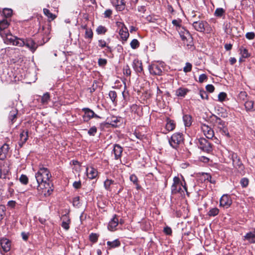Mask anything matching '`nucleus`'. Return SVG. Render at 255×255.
<instances>
[{"label": "nucleus", "instance_id": "f257e3e1", "mask_svg": "<svg viewBox=\"0 0 255 255\" xmlns=\"http://www.w3.org/2000/svg\"><path fill=\"white\" fill-rule=\"evenodd\" d=\"M35 178L37 182V187L38 190L44 188L49 194L52 193L53 191L51 187L52 183L50 181L51 174L47 168L40 167L39 170L35 174Z\"/></svg>", "mask_w": 255, "mask_h": 255}, {"label": "nucleus", "instance_id": "f03ea898", "mask_svg": "<svg viewBox=\"0 0 255 255\" xmlns=\"http://www.w3.org/2000/svg\"><path fill=\"white\" fill-rule=\"evenodd\" d=\"M229 157L232 160L234 167L237 170L241 175H243L245 173V166L236 153L231 152L230 153Z\"/></svg>", "mask_w": 255, "mask_h": 255}, {"label": "nucleus", "instance_id": "7ed1b4c3", "mask_svg": "<svg viewBox=\"0 0 255 255\" xmlns=\"http://www.w3.org/2000/svg\"><path fill=\"white\" fill-rule=\"evenodd\" d=\"M184 182V184L181 182L178 177H174L173 178V183L171 186V192L172 194H176L177 193H184V190L187 192V188L186 186V184Z\"/></svg>", "mask_w": 255, "mask_h": 255}, {"label": "nucleus", "instance_id": "20e7f679", "mask_svg": "<svg viewBox=\"0 0 255 255\" xmlns=\"http://www.w3.org/2000/svg\"><path fill=\"white\" fill-rule=\"evenodd\" d=\"M183 134L177 132L173 134L169 139V143L173 148L177 149L183 142Z\"/></svg>", "mask_w": 255, "mask_h": 255}, {"label": "nucleus", "instance_id": "39448f33", "mask_svg": "<svg viewBox=\"0 0 255 255\" xmlns=\"http://www.w3.org/2000/svg\"><path fill=\"white\" fill-rule=\"evenodd\" d=\"M192 26L196 30L200 32H204L206 30L209 31V24L205 21H194Z\"/></svg>", "mask_w": 255, "mask_h": 255}, {"label": "nucleus", "instance_id": "423d86ee", "mask_svg": "<svg viewBox=\"0 0 255 255\" xmlns=\"http://www.w3.org/2000/svg\"><path fill=\"white\" fill-rule=\"evenodd\" d=\"M198 146L201 150L207 153L212 150L211 143L204 138H200L199 139Z\"/></svg>", "mask_w": 255, "mask_h": 255}, {"label": "nucleus", "instance_id": "0eeeda50", "mask_svg": "<svg viewBox=\"0 0 255 255\" xmlns=\"http://www.w3.org/2000/svg\"><path fill=\"white\" fill-rule=\"evenodd\" d=\"M84 112L83 119L85 122H88L92 118H101L100 116L96 114L94 111L88 108H84L82 109Z\"/></svg>", "mask_w": 255, "mask_h": 255}, {"label": "nucleus", "instance_id": "6e6552de", "mask_svg": "<svg viewBox=\"0 0 255 255\" xmlns=\"http://www.w3.org/2000/svg\"><path fill=\"white\" fill-rule=\"evenodd\" d=\"M24 46L30 50L32 53H34L37 48L38 45L30 38H28L24 39Z\"/></svg>", "mask_w": 255, "mask_h": 255}, {"label": "nucleus", "instance_id": "1a4fd4ad", "mask_svg": "<svg viewBox=\"0 0 255 255\" xmlns=\"http://www.w3.org/2000/svg\"><path fill=\"white\" fill-rule=\"evenodd\" d=\"M201 129L205 136L208 139H211L214 136V131L213 129L208 125L203 124Z\"/></svg>", "mask_w": 255, "mask_h": 255}, {"label": "nucleus", "instance_id": "9d476101", "mask_svg": "<svg viewBox=\"0 0 255 255\" xmlns=\"http://www.w3.org/2000/svg\"><path fill=\"white\" fill-rule=\"evenodd\" d=\"M11 243L7 239H2L0 242V252L2 251L5 253L8 252L10 249Z\"/></svg>", "mask_w": 255, "mask_h": 255}, {"label": "nucleus", "instance_id": "9b49d317", "mask_svg": "<svg viewBox=\"0 0 255 255\" xmlns=\"http://www.w3.org/2000/svg\"><path fill=\"white\" fill-rule=\"evenodd\" d=\"M161 66L156 64H153L149 66L148 70L150 74L155 75H160L162 72Z\"/></svg>", "mask_w": 255, "mask_h": 255}, {"label": "nucleus", "instance_id": "f8f14e48", "mask_svg": "<svg viewBox=\"0 0 255 255\" xmlns=\"http://www.w3.org/2000/svg\"><path fill=\"white\" fill-rule=\"evenodd\" d=\"M0 35L3 38L5 43L7 44H11L13 45V43L14 41L16 36H13L10 32L8 31L3 33H1L0 32Z\"/></svg>", "mask_w": 255, "mask_h": 255}, {"label": "nucleus", "instance_id": "ddd939ff", "mask_svg": "<svg viewBox=\"0 0 255 255\" xmlns=\"http://www.w3.org/2000/svg\"><path fill=\"white\" fill-rule=\"evenodd\" d=\"M232 203V200L228 195H223L220 200V205L224 208H228Z\"/></svg>", "mask_w": 255, "mask_h": 255}, {"label": "nucleus", "instance_id": "4468645a", "mask_svg": "<svg viewBox=\"0 0 255 255\" xmlns=\"http://www.w3.org/2000/svg\"><path fill=\"white\" fill-rule=\"evenodd\" d=\"M20 139L18 141V145L21 148L22 147L23 144L26 142L28 137V130H23L19 135Z\"/></svg>", "mask_w": 255, "mask_h": 255}, {"label": "nucleus", "instance_id": "2eb2a0df", "mask_svg": "<svg viewBox=\"0 0 255 255\" xmlns=\"http://www.w3.org/2000/svg\"><path fill=\"white\" fill-rule=\"evenodd\" d=\"M119 220L117 216L115 215L113 218L109 222L108 228L111 231H114L116 230V227L118 225Z\"/></svg>", "mask_w": 255, "mask_h": 255}, {"label": "nucleus", "instance_id": "dca6fc26", "mask_svg": "<svg viewBox=\"0 0 255 255\" xmlns=\"http://www.w3.org/2000/svg\"><path fill=\"white\" fill-rule=\"evenodd\" d=\"M123 147L118 144H115L114 145L113 151L115 155V159L118 160L121 157L123 152Z\"/></svg>", "mask_w": 255, "mask_h": 255}, {"label": "nucleus", "instance_id": "f3484780", "mask_svg": "<svg viewBox=\"0 0 255 255\" xmlns=\"http://www.w3.org/2000/svg\"><path fill=\"white\" fill-rule=\"evenodd\" d=\"M112 3L118 11H122L125 8L126 4L124 0H114Z\"/></svg>", "mask_w": 255, "mask_h": 255}, {"label": "nucleus", "instance_id": "a211bd4d", "mask_svg": "<svg viewBox=\"0 0 255 255\" xmlns=\"http://www.w3.org/2000/svg\"><path fill=\"white\" fill-rule=\"evenodd\" d=\"M132 67L136 73H141L143 71L142 63L138 59H134L132 62Z\"/></svg>", "mask_w": 255, "mask_h": 255}, {"label": "nucleus", "instance_id": "6ab92c4d", "mask_svg": "<svg viewBox=\"0 0 255 255\" xmlns=\"http://www.w3.org/2000/svg\"><path fill=\"white\" fill-rule=\"evenodd\" d=\"M244 240L247 241L250 244L255 243V231H251L247 233L244 236Z\"/></svg>", "mask_w": 255, "mask_h": 255}, {"label": "nucleus", "instance_id": "aec40b11", "mask_svg": "<svg viewBox=\"0 0 255 255\" xmlns=\"http://www.w3.org/2000/svg\"><path fill=\"white\" fill-rule=\"evenodd\" d=\"M87 174L89 178L93 179L97 177L98 172L96 169L90 167L87 168Z\"/></svg>", "mask_w": 255, "mask_h": 255}, {"label": "nucleus", "instance_id": "412c9836", "mask_svg": "<svg viewBox=\"0 0 255 255\" xmlns=\"http://www.w3.org/2000/svg\"><path fill=\"white\" fill-rule=\"evenodd\" d=\"M119 34L121 39L124 41H127L129 36V33L128 28L126 27L120 29L119 31Z\"/></svg>", "mask_w": 255, "mask_h": 255}, {"label": "nucleus", "instance_id": "4be33fe9", "mask_svg": "<svg viewBox=\"0 0 255 255\" xmlns=\"http://www.w3.org/2000/svg\"><path fill=\"white\" fill-rule=\"evenodd\" d=\"M9 25V22L7 20L3 19L0 21V32L3 33L4 32H7L5 29L8 27Z\"/></svg>", "mask_w": 255, "mask_h": 255}, {"label": "nucleus", "instance_id": "5701e85b", "mask_svg": "<svg viewBox=\"0 0 255 255\" xmlns=\"http://www.w3.org/2000/svg\"><path fill=\"white\" fill-rule=\"evenodd\" d=\"M62 219L63 220L61 225L62 227L66 230H68L69 229L70 219L66 215H63Z\"/></svg>", "mask_w": 255, "mask_h": 255}, {"label": "nucleus", "instance_id": "b1692460", "mask_svg": "<svg viewBox=\"0 0 255 255\" xmlns=\"http://www.w3.org/2000/svg\"><path fill=\"white\" fill-rule=\"evenodd\" d=\"M212 118L215 123L217 124L219 129L224 128L226 126L225 122L217 116L213 115L212 116Z\"/></svg>", "mask_w": 255, "mask_h": 255}, {"label": "nucleus", "instance_id": "393cba45", "mask_svg": "<svg viewBox=\"0 0 255 255\" xmlns=\"http://www.w3.org/2000/svg\"><path fill=\"white\" fill-rule=\"evenodd\" d=\"M17 110L15 109H12L9 114L8 119L11 123H13L17 118Z\"/></svg>", "mask_w": 255, "mask_h": 255}, {"label": "nucleus", "instance_id": "a878e982", "mask_svg": "<svg viewBox=\"0 0 255 255\" xmlns=\"http://www.w3.org/2000/svg\"><path fill=\"white\" fill-rule=\"evenodd\" d=\"M245 107L247 111H255V106L254 101L248 100L245 103Z\"/></svg>", "mask_w": 255, "mask_h": 255}, {"label": "nucleus", "instance_id": "bb28decb", "mask_svg": "<svg viewBox=\"0 0 255 255\" xmlns=\"http://www.w3.org/2000/svg\"><path fill=\"white\" fill-rule=\"evenodd\" d=\"M183 120L186 127H189L192 124V117L190 115H185L183 116Z\"/></svg>", "mask_w": 255, "mask_h": 255}, {"label": "nucleus", "instance_id": "cd10ccee", "mask_svg": "<svg viewBox=\"0 0 255 255\" xmlns=\"http://www.w3.org/2000/svg\"><path fill=\"white\" fill-rule=\"evenodd\" d=\"M50 97L49 93L46 92L41 97V102L43 105H47L50 101Z\"/></svg>", "mask_w": 255, "mask_h": 255}, {"label": "nucleus", "instance_id": "c85d7f7f", "mask_svg": "<svg viewBox=\"0 0 255 255\" xmlns=\"http://www.w3.org/2000/svg\"><path fill=\"white\" fill-rule=\"evenodd\" d=\"M188 91L187 89L180 88L176 91V95L178 97H184Z\"/></svg>", "mask_w": 255, "mask_h": 255}, {"label": "nucleus", "instance_id": "c756f323", "mask_svg": "<svg viewBox=\"0 0 255 255\" xmlns=\"http://www.w3.org/2000/svg\"><path fill=\"white\" fill-rule=\"evenodd\" d=\"M107 244L110 248H114L120 246L121 243L119 240L116 239L112 242H107Z\"/></svg>", "mask_w": 255, "mask_h": 255}, {"label": "nucleus", "instance_id": "7c9ffc66", "mask_svg": "<svg viewBox=\"0 0 255 255\" xmlns=\"http://www.w3.org/2000/svg\"><path fill=\"white\" fill-rule=\"evenodd\" d=\"M24 39L15 37L14 41L13 43V45L18 46L19 47H23L24 46Z\"/></svg>", "mask_w": 255, "mask_h": 255}, {"label": "nucleus", "instance_id": "2f4dec72", "mask_svg": "<svg viewBox=\"0 0 255 255\" xmlns=\"http://www.w3.org/2000/svg\"><path fill=\"white\" fill-rule=\"evenodd\" d=\"M109 96L112 101L113 103L114 104H117V94L116 91H110L109 93Z\"/></svg>", "mask_w": 255, "mask_h": 255}, {"label": "nucleus", "instance_id": "473e14b6", "mask_svg": "<svg viewBox=\"0 0 255 255\" xmlns=\"http://www.w3.org/2000/svg\"><path fill=\"white\" fill-rule=\"evenodd\" d=\"M166 129L168 131H171L175 128V124L173 121L169 120L167 122L165 126Z\"/></svg>", "mask_w": 255, "mask_h": 255}, {"label": "nucleus", "instance_id": "72a5a7b5", "mask_svg": "<svg viewBox=\"0 0 255 255\" xmlns=\"http://www.w3.org/2000/svg\"><path fill=\"white\" fill-rule=\"evenodd\" d=\"M2 14L5 17H10L12 15V10L10 8H4L2 10Z\"/></svg>", "mask_w": 255, "mask_h": 255}, {"label": "nucleus", "instance_id": "f704fd0d", "mask_svg": "<svg viewBox=\"0 0 255 255\" xmlns=\"http://www.w3.org/2000/svg\"><path fill=\"white\" fill-rule=\"evenodd\" d=\"M240 51L243 57L246 58L250 56V54L249 53L247 48L242 46L240 48Z\"/></svg>", "mask_w": 255, "mask_h": 255}, {"label": "nucleus", "instance_id": "c9c22d12", "mask_svg": "<svg viewBox=\"0 0 255 255\" xmlns=\"http://www.w3.org/2000/svg\"><path fill=\"white\" fill-rule=\"evenodd\" d=\"M43 12L44 14L47 16L48 18L51 19V20L54 19L56 17V16L52 13L48 9L44 8Z\"/></svg>", "mask_w": 255, "mask_h": 255}, {"label": "nucleus", "instance_id": "e433bc0d", "mask_svg": "<svg viewBox=\"0 0 255 255\" xmlns=\"http://www.w3.org/2000/svg\"><path fill=\"white\" fill-rule=\"evenodd\" d=\"M219 210L217 208H213L211 209L208 213L209 216H215L219 214Z\"/></svg>", "mask_w": 255, "mask_h": 255}, {"label": "nucleus", "instance_id": "4c0bfd02", "mask_svg": "<svg viewBox=\"0 0 255 255\" xmlns=\"http://www.w3.org/2000/svg\"><path fill=\"white\" fill-rule=\"evenodd\" d=\"M225 12V10L223 8H217L214 12L216 16L221 17Z\"/></svg>", "mask_w": 255, "mask_h": 255}, {"label": "nucleus", "instance_id": "58836bf2", "mask_svg": "<svg viewBox=\"0 0 255 255\" xmlns=\"http://www.w3.org/2000/svg\"><path fill=\"white\" fill-rule=\"evenodd\" d=\"M93 36V33L91 29L87 28L85 31V37L86 38H89L91 40Z\"/></svg>", "mask_w": 255, "mask_h": 255}, {"label": "nucleus", "instance_id": "ea45409f", "mask_svg": "<svg viewBox=\"0 0 255 255\" xmlns=\"http://www.w3.org/2000/svg\"><path fill=\"white\" fill-rule=\"evenodd\" d=\"M114 181L112 179H107L104 182V187L108 190H110L111 185L114 183Z\"/></svg>", "mask_w": 255, "mask_h": 255}, {"label": "nucleus", "instance_id": "a19ab883", "mask_svg": "<svg viewBox=\"0 0 255 255\" xmlns=\"http://www.w3.org/2000/svg\"><path fill=\"white\" fill-rule=\"evenodd\" d=\"M130 45L132 49H136L139 46V43L136 39H133L130 42Z\"/></svg>", "mask_w": 255, "mask_h": 255}, {"label": "nucleus", "instance_id": "79ce46f5", "mask_svg": "<svg viewBox=\"0 0 255 255\" xmlns=\"http://www.w3.org/2000/svg\"><path fill=\"white\" fill-rule=\"evenodd\" d=\"M19 181L22 184L26 185L28 182V178L26 175L22 174L19 178Z\"/></svg>", "mask_w": 255, "mask_h": 255}, {"label": "nucleus", "instance_id": "37998d69", "mask_svg": "<svg viewBox=\"0 0 255 255\" xmlns=\"http://www.w3.org/2000/svg\"><path fill=\"white\" fill-rule=\"evenodd\" d=\"M106 31V27L102 25L99 26L96 29V32L98 34H105Z\"/></svg>", "mask_w": 255, "mask_h": 255}, {"label": "nucleus", "instance_id": "c03bdc74", "mask_svg": "<svg viewBox=\"0 0 255 255\" xmlns=\"http://www.w3.org/2000/svg\"><path fill=\"white\" fill-rule=\"evenodd\" d=\"M89 239L91 242L96 243L98 241V235L97 234L92 233L90 235Z\"/></svg>", "mask_w": 255, "mask_h": 255}, {"label": "nucleus", "instance_id": "a18cd8bd", "mask_svg": "<svg viewBox=\"0 0 255 255\" xmlns=\"http://www.w3.org/2000/svg\"><path fill=\"white\" fill-rule=\"evenodd\" d=\"M219 131L222 134L226 135L228 137L230 136V134L226 127V126H225L224 128H220Z\"/></svg>", "mask_w": 255, "mask_h": 255}, {"label": "nucleus", "instance_id": "49530a36", "mask_svg": "<svg viewBox=\"0 0 255 255\" xmlns=\"http://www.w3.org/2000/svg\"><path fill=\"white\" fill-rule=\"evenodd\" d=\"M241 186L243 188H245L248 186L249 184V180L247 178H243L240 181Z\"/></svg>", "mask_w": 255, "mask_h": 255}, {"label": "nucleus", "instance_id": "de8ad7c7", "mask_svg": "<svg viewBox=\"0 0 255 255\" xmlns=\"http://www.w3.org/2000/svg\"><path fill=\"white\" fill-rule=\"evenodd\" d=\"M192 64L190 63H186L185 66L183 68V71L185 73L190 72L192 70Z\"/></svg>", "mask_w": 255, "mask_h": 255}, {"label": "nucleus", "instance_id": "09e8293b", "mask_svg": "<svg viewBox=\"0 0 255 255\" xmlns=\"http://www.w3.org/2000/svg\"><path fill=\"white\" fill-rule=\"evenodd\" d=\"M123 72L124 75H126L127 76H129L130 75L131 71L130 70L129 67L128 65H126L124 67Z\"/></svg>", "mask_w": 255, "mask_h": 255}, {"label": "nucleus", "instance_id": "8fccbe9b", "mask_svg": "<svg viewBox=\"0 0 255 255\" xmlns=\"http://www.w3.org/2000/svg\"><path fill=\"white\" fill-rule=\"evenodd\" d=\"M1 152L5 153V155L6 156V154L9 149V145L6 143L4 144L0 148Z\"/></svg>", "mask_w": 255, "mask_h": 255}, {"label": "nucleus", "instance_id": "3c124183", "mask_svg": "<svg viewBox=\"0 0 255 255\" xmlns=\"http://www.w3.org/2000/svg\"><path fill=\"white\" fill-rule=\"evenodd\" d=\"M97 128L95 126H93L89 129V130L88 131V133L90 135L94 136L97 132Z\"/></svg>", "mask_w": 255, "mask_h": 255}, {"label": "nucleus", "instance_id": "603ef678", "mask_svg": "<svg viewBox=\"0 0 255 255\" xmlns=\"http://www.w3.org/2000/svg\"><path fill=\"white\" fill-rule=\"evenodd\" d=\"M247 97V94L245 91H242L239 94V99L243 101L246 100Z\"/></svg>", "mask_w": 255, "mask_h": 255}, {"label": "nucleus", "instance_id": "864d4df0", "mask_svg": "<svg viewBox=\"0 0 255 255\" xmlns=\"http://www.w3.org/2000/svg\"><path fill=\"white\" fill-rule=\"evenodd\" d=\"M130 180L136 185H138V179L136 176L134 174H132L129 177Z\"/></svg>", "mask_w": 255, "mask_h": 255}, {"label": "nucleus", "instance_id": "5fc2aeb1", "mask_svg": "<svg viewBox=\"0 0 255 255\" xmlns=\"http://www.w3.org/2000/svg\"><path fill=\"white\" fill-rule=\"evenodd\" d=\"M73 204L74 206H76V207L79 206V205L80 204L79 197L77 196L73 198Z\"/></svg>", "mask_w": 255, "mask_h": 255}, {"label": "nucleus", "instance_id": "6e6d98bb", "mask_svg": "<svg viewBox=\"0 0 255 255\" xmlns=\"http://www.w3.org/2000/svg\"><path fill=\"white\" fill-rule=\"evenodd\" d=\"M199 94L201 98L202 99H207L208 98V95L207 93L204 90H200L199 92Z\"/></svg>", "mask_w": 255, "mask_h": 255}, {"label": "nucleus", "instance_id": "4d7b16f0", "mask_svg": "<svg viewBox=\"0 0 255 255\" xmlns=\"http://www.w3.org/2000/svg\"><path fill=\"white\" fill-rule=\"evenodd\" d=\"M227 97V94L224 92H221L218 95V100L219 101H223Z\"/></svg>", "mask_w": 255, "mask_h": 255}, {"label": "nucleus", "instance_id": "13d9d810", "mask_svg": "<svg viewBox=\"0 0 255 255\" xmlns=\"http://www.w3.org/2000/svg\"><path fill=\"white\" fill-rule=\"evenodd\" d=\"M255 37V34L253 32H247L246 34V37L249 40H252V39H254Z\"/></svg>", "mask_w": 255, "mask_h": 255}, {"label": "nucleus", "instance_id": "bf43d9fd", "mask_svg": "<svg viewBox=\"0 0 255 255\" xmlns=\"http://www.w3.org/2000/svg\"><path fill=\"white\" fill-rule=\"evenodd\" d=\"M5 215V207L2 205H0V219H2Z\"/></svg>", "mask_w": 255, "mask_h": 255}, {"label": "nucleus", "instance_id": "052dcab7", "mask_svg": "<svg viewBox=\"0 0 255 255\" xmlns=\"http://www.w3.org/2000/svg\"><path fill=\"white\" fill-rule=\"evenodd\" d=\"M138 108V106L136 104H132L130 106V110L133 113H136Z\"/></svg>", "mask_w": 255, "mask_h": 255}, {"label": "nucleus", "instance_id": "680f3d73", "mask_svg": "<svg viewBox=\"0 0 255 255\" xmlns=\"http://www.w3.org/2000/svg\"><path fill=\"white\" fill-rule=\"evenodd\" d=\"M181 20L180 19H173L172 21V23L177 27H180L181 26Z\"/></svg>", "mask_w": 255, "mask_h": 255}, {"label": "nucleus", "instance_id": "e2e57ef3", "mask_svg": "<svg viewBox=\"0 0 255 255\" xmlns=\"http://www.w3.org/2000/svg\"><path fill=\"white\" fill-rule=\"evenodd\" d=\"M206 89L208 92L212 93L214 91L215 88L213 85L209 84L206 86Z\"/></svg>", "mask_w": 255, "mask_h": 255}, {"label": "nucleus", "instance_id": "0e129e2a", "mask_svg": "<svg viewBox=\"0 0 255 255\" xmlns=\"http://www.w3.org/2000/svg\"><path fill=\"white\" fill-rule=\"evenodd\" d=\"M112 14V10L110 9H107L104 12L105 17L109 18Z\"/></svg>", "mask_w": 255, "mask_h": 255}, {"label": "nucleus", "instance_id": "69168bd1", "mask_svg": "<svg viewBox=\"0 0 255 255\" xmlns=\"http://www.w3.org/2000/svg\"><path fill=\"white\" fill-rule=\"evenodd\" d=\"M207 79L206 75L202 74L199 76V82L200 83H203L205 80Z\"/></svg>", "mask_w": 255, "mask_h": 255}, {"label": "nucleus", "instance_id": "338daca9", "mask_svg": "<svg viewBox=\"0 0 255 255\" xmlns=\"http://www.w3.org/2000/svg\"><path fill=\"white\" fill-rule=\"evenodd\" d=\"M164 232L167 235H170L172 234V230L169 227H166L164 228Z\"/></svg>", "mask_w": 255, "mask_h": 255}, {"label": "nucleus", "instance_id": "774afa93", "mask_svg": "<svg viewBox=\"0 0 255 255\" xmlns=\"http://www.w3.org/2000/svg\"><path fill=\"white\" fill-rule=\"evenodd\" d=\"M98 45L101 48H104L107 46L106 42L104 40L100 39L98 41Z\"/></svg>", "mask_w": 255, "mask_h": 255}]
</instances>
